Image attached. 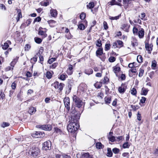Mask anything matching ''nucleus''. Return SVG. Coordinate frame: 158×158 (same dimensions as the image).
<instances>
[{
  "label": "nucleus",
  "instance_id": "36",
  "mask_svg": "<svg viewBox=\"0 0 158 158\" xmlns=\"http://www.w3.org/2000/svg\"><path fill=\"white\" fill-rule=\"evenodd\" d=\"M116 41L118 47V48H120L124 46V43L122 41L120 40H117Z\"/></svg>",
  "mask_w": 158,
  "mask_h": 158
},
{
  "label": "nucleus",
  "instance_id": "7",
  "mask_svg": "<svg viewBox=\"0 0 158 158\" xmlns=\"http://www.w3.org/2000/svg\"><path fill=\"white\" fill-rule=\"evenodd\" d=\"M51 143L49 141H48L44 142L43 146V149L45 150H50L51 148Z\"/></svg>",
  "mask_w": 158,
  "mask_h": 158
},
{
  "label": "nucleus",
  "instance_id": "22",
  "mask_svg": "<svg viewBox=\"0 0 158 158\" xmlns=\"http://www.w3.org/2000/svg\"><path fill=\"white\" fill-rule=\"evenodd\" d=\"M17 15L16 18V22H18L20 20V19L22 18V15L21 10L20 9H17Z\"/></svg>",
  "mask_w": 158,
  "mask_h": 158
},
{
  "label": "nucleus",
  "instance_id": "32",
  "mask_svg": "<svg viewBox=\"0 0 158 158\" xmlns=\"http://www.w3.org/2000/svg\"><path fill=\"white\" fill-rule=\"evenodd\" d=\"M48 23L49 24L50 26L53 27H55L54 24L56 23V21L53 20H50L47 21Z\"/></svg>",
  "mask_w": 158,
  "mask_h": 158
},
{
  "label": "nucleus",
  "instance_id": "58",
  "mask_svg": "<svg viewBox=\"0 0 158 158\" xmlns=\"http://www.w3.org/2000/svg\"><path fill=\"white\" fill-rule=\"evenodd\" d=\"M41 18L40 16H38L34 19L33 23L34 24L36 22H39L41 21Z\"/></svg>",
  "mask_w": 158,
  "mask_h": 158
},
{
  "label": "nucleus",
  "instance_id": "40",
  "mask_svg": "<svg viewBox=\"0 0 158 158\" xmlns=\"http://www.w3.org/2000/svg\"><path fill=\"white\" fill-rule=\"evenodd\" d=\"M131 143H129L128 142L124 143L123 145V148H129Z\"/></svg>",
  "mask_w": 158,
  "mask_h": 158
},
{
  "label": "nucleus",
  "instance_id": "23",
  "mask_svg": "<svg viewBox=\"0 0 158 158\" xmlns=\"http://www.w3.org/2000/svg\"><path fill=\"white\" fill-rule=\"evenodd\" d=\"M108 4L109 5H110L111 6L117 5L120 6H122L121 3L116 2V0H111V1L108 2Z\"/></svg>",
  "mask_w": 158,
  "mask_h": 158
},
{
  "label": "nucleus",
  "instance_id": "9",
  "mask_svg": "<svg viewBox=\"0 0 158 158\" xmlns=\"http://www.w3.org/2000/svg\"><path fill=\"white\" fill-rule=\"evenodd\" d=\"M153 45L152 44H149L148 43H145V48L147 51L148 53L150 54L152 50Z\"/></svg>",
  "mask_w": 158,
  "mask_h": 158
},
{
  "label": "nucleus",
  "instance_id": "11",
  "mask_svg": "<svg viewBox=\"0 0 158 158\" xmlns=\"http://www.w3.org/2000/svg\"><path fill=\"white\" fill-rule=\"evenodd\" d=\"M113 71L115 73L116 76L117 77H119L118 75V73L121 71V68L119 66L118 64H116L113 67Z\"/></svg>",
  "mask_w": 158,
  "mask_h": 158
},
{
  "label": "nucleus",
  "instance_id": "6",
  "mask_svg": "<svg viewBox=\"0 0 158 158\" xmlns=\"http://www.w3.org/2000/svg\"><path fill=\"white\" fill-rule=\"evenodd\" d=\"M127 88V84L125 82L122 83L120 86L118 88V90L119 93H124Z\"/></svg>",
  "mask_w": 158,
  "mask_h": 158
},
{
  "label": "nucleus",
  "instance_id": "44",
  "mask_svg": "<svg viewBox=\"0 0 158 158\" xmlns=\"http://www.w3.org/2000/svg\"><path fill=\"white\" fill-rule=\"evenodd\" d=\"M44 51V48L42 47H40L39 50L37 53L36 55L37 56L41 55L43 53Z\"/></svg>",
  "mask_w": 158,
  "mask_h": 158
},
{
  "label": "nucleus",
  "instance_id": "56",
  "mask_svg": "<svg viewBox=\"0 0 158 158\" xmlns=\"http://www.w3.org/2000/svg\"><path fill=\"white\" fill-rule=\"evenodd\" d=\"M39 56V62L41 63L42 64H43L44 61V58L43 56L41 55H38Z\"/></svg>",
  "mask_w": 158,
  "mask_h": 158
},
{
  "label": "nucleus",
  "instance_id": "38",
  "mask_svg": "<svg viewBox=\"0 0 158 158\" xmlns=\"http://www.w3.org/2000/svg\"><path fill=\"white\" fill-rule=\"evenodd\" d=\"M87 8L89 9H92L94 6V5L93 2H90L86 5Z\"/></svg>",
  "mask_w": 158,
  "mask_h": 158
},
{
  "label": "nucleus",
  "instance_id": "21",
  "mask_svg": "<svg viewBox=\"0 0 158 158\" xmlns=\"http://www.w3.org/2000/svg\"><path fill=\"white\" fill-rule=\"evenodd\" d=\"M54 73L52 70L50 71H47L45 73V75L47 78L48 79H51L52 76L54 75Z\"/></svg>",
  "mask_w": 158,
  "mask_h": 158
},
{
  "label": "nucleus",
  "instance_id": "13",
  "mask_svg": "<svg viewBox=\"0 0 158 158\" xmlns=\"http://www.w3.org/2000/svg\"><path fill=\"white\" fill-rule=\"evenodd\" d=\"M144 29L143 28H140L136 35L138 36L140 39H142L144 36Z\"/></svg>",
  "mask_w": 158,
  "mask_h": 158
},
{
  "label": "nucleus",
  "instance_id": "25",
  "mask_svg": "<svg viewBox=\"0 0 158 158\" xmlns=\"http://www.w3.org/2000/svg\"><path fill=\"white\" fill-rule=\"evenodd\" d=\"M50 14L51 16L56 18L57 15V11L56 9H52L50 10Z\"/></svg>",
  "mask_w": 158,
  "mask_h": 158
},
{
  "label": "nucleus",
  "instance_id": "62",
  "mask_svg": "<svg viewBox=\"0 0 158 158\" xmlns=\"http://www.w3.org/2000/svg\"><path fill=\"white\" fill-rule=\"evenodd\" d=\"M65 36L68 40H69L72 38L73 37V36L71 34L70 32L68 33H67V34L65 35Z\"/></svg>",
  "mask_w": 158,
  "mask_h": 158
},
{
  "label": "nucleus",
  "instance_id": "46",
  "mask_svg": "<svg viewBox=\"0 0 158 158\" xmlns=\"http://www.w3.org/2000/svg\"><path fill=\"white\" fill-rule=\"evenodd\" d=\"M31 48V45L30 44H26L24 46V50L26 51H29Z\"/></svg>",
  "mask_w": 158,
  "mask_h": 158
},
{
  "label": "nucleus",
  "instance_id": "5",
  "mask_svg": "<svg viewBox=\"0 0 158 158\" xmlns=\"http://www.w3.org/2000/svg\"><path fill=\"white\" fill-rule=\"evenodd\" d=\"M40 149L37 147H33L31 150H30L31 155L34 157L38 156L40 155Z\"/></svg>",
  "mask_w": 158,
  "mask_h": 158
},
{
  "label": "nucleus",
  "instance_id": "34",
  "mask_svg": "<svg viewBox=\"0 0 158 158\" xmlns=\"http://www.w3.org/2000/svg\"><path fill=\"white\" fill-rule=\"evenodd\" d=\"M68 77V76L66 74H62L60 75L58 78L62 81H64Z\"/></svg>",
  "mask_w": 158,
  "mask_h": 158
},
{
  "label": "nucleus",
  "instance_id": "18",
  "mask_svg": "<svg viewBox=\"0 0 158 158\" xmlns=\"http://www.w3.org/2000/svg\"><path fill=\"white\" fill-rule=\"evenodd\" d=\"M14 38L15 40L17 41H20L21 40L20 37V32L18 31H16L15 33Z\"/></svg>",
  "mask_w": 158,
  "mask_h": 158
},
{
  "label": "nucleus",
  "instance_id": "30",
  "mask_svg": "<svg viewBox=\"0 0 158 158\" xmlns=\"http://www.w3.org/2000/svg\"><path fill=\"white\" fill-rule=\"evenodd\" d=\"M102 82L101 81L99 82L97 81L94 84V87L97 89H100L102 86Z\"/></svg>",
  "mask_w": 158,
  "mask_h": 158
},
{
  "label": "nucleus",
  "instance_id": "54",
  "mask_svg": "<svg viewBox=\"0 0 158 158\" xmlns=\"http://www.w3.org/2000/svg\"><path fill=\"white\" fill-rule=\"evenodd\" d=\"M116 58L113 56H110L108 59V60L110 62H113L116 60Z\"/></svg>",
  "mask_w": 158,
  "mask_h": 158
},
{
  "label": "nucleus",
  "instance_id": "1",
  "mask_svg": "<svg viewBox=\"0 0 158 158\" xmlns=\"http://www.w3.org/2000/svg\"><path fill=\"white\" fill-rule=\"evenodd\" d=\"M83 110L81 112L77 111L75 108L73 107L71 109L69 116L71 118V122L67 126V129L69 132L72 133H74L79 128V125L77 121L80 118L81 113L82 112Z\"/></svg>",
  "mask_w": 158,
  "mask_h": 158
},
{
  "label": "nucleus",
  "instance_id": "49",
  "mask_svg": "<svg viewBox=\"0 0 158 158\" xmlns=\"http://www.w3.org/2000/svg\"><path fill=\"white\" fill-rule=\"evenodd\" d=\"M78 28L81 30H84L85 29V27L83 23L79 24L78 25Z\"/></svg>",
  "mask_w": 158,
  "mask_h": 158
},
{
  "label": "nucleus",
  "instance_id": "31",
  "mask_svg": "<svg viewBox=\"0 0 158 158\" xmlns=\"http://www.w3.org/2000/svg\"><path fill=\"white\" fill-rule=\"evenodd\" d=\"M103 84H107L110 81L108 77L106 76H105L104 78L101 80Z\"/></svg>",
  "mask_w": 158,
  "mask_h": 158
},
{
  "label": "nucleus",
  "instance_id": "42",
  "mask_svg": "<svg viewBox=\"0 0 158 158\" xmlns=\"http://www.w3.org/2000/svg\"><path fill=\"white\" fill-rule=\"evenodd\" d=\"M107 150V153L106 154L107 156L109 157H112V156L113 153L111 151V148H108Z\"/></svg>",
  "mask_w": 158,
  "mask_h": 158
},
{
  "label": "nucleus",
  "instance_id": "64",
  "mask_svg": "<svg viewBox=\"0 0 158 158\" xmlns=\"http://www.w3.org/2000/svg\"><path fill=\"white\" fill-rule=\"evenodd\" d=\"M131 94L133 95H135L137 93V91L135 88H133L131 90Z\"/></svg>",
  "mask_w": 158,
  "mask_h": 158
},
{
  "label": "nucleus",
  "instance_id": "55",
  "mask_svg": "<svg viewBox=\"0 0 158 158\" xmlns=\"http://www.w3.org/2000/svg\"><path fill=\"white\" fill-rule=\"evenodd\" d=\"M54 129L55 130V131L57 134H61L62 132V131L60 129L58 128L57 127H54Z\"/></svg>",
  "mask_w": 158,
  "mask_h": 158
},
{
  "label": "nucleus",
  "instance_id": "35",
  "mask_svg": "<svg viewBox=\"0 0 158 158\" xmlns=\"http://www.w3.org/2000/svg\"><path fill=\"white\" fill-rule=\"evenodd\" d=\"M43 39L42 38L41 39L37 37H35L34 39L35 42L38 44L41 43Z\"/></svg>",
  "mask_w": 158,
  "mask_h": 158
},
{
  "label": "nucleus",
  "instance_id": "45",
  "mask_svg": "<svg viewBox=\"0 0 158 158\" xmlns=\"http://www.w3.org/2000/svg\"><path fill=\"white\" fill-rule=\"evenodd\" d=\"M152 68L153 69H156V68L157 66V62L156 60H154L152 61Z\"/></svg>",
  "mask_w": 158,
  "mask_h": 158
},
{
  "label": "nucleus",
  "instance_id": "27",
  "mask_svg": "<svg viewBox=\"0 0 158 158\" xmlns=\"http://www.w3.org/2000/svg\"><path fill=\"white\" fill-rule=\"evenodd\" d=\"M51 2V0H46L40 2V4L41 6H48Z\"/></svg>",
  "mask_w": 158,
  "mask_h": 158
},
{
  "label": "nucleus",
  "instance_id": "52",
  "mask_svg": "<svg viewBox=\"0 0 158 158\" xmlns=\"http://www.w3.org/2000/svg\"><path fill=\"white\" fill-rule=\"evenodd\" d=\"M139 77H141L143 75L144 73V70L142 68H140L139 70Z\"/></svg>",
  "mask_w": 158,
  "mask_h": 158
},
{
  "label": "nucleus",
  "instance_id": "37",
  "mask_svg": "<svg viewBox=\"0 0 158 158\" xmlns=\"http://www.w3.org/2000/svg\"><path fill=\"white\" fill-rule=\"evenodd\" d=\"M37 57L36 56V55H35V56L31 59V63L32 64H34L37 61Z\"/></svg>",
  "mask_w": 158,
  "mask_h": 158
},
{
  "label": "nucleus",
  "instance_id": "10",
  "mask_svg": "<svg viewBox=\"0 0 158 158\" xmlns=\"http://www.w3.org/2000/svg\"><path fill=\"white\" fill-rule=\"evenodd\" d=\"M38 127L40 129L44 130L50 131L52 129V126L49 124L39 125Z\"/></svg>",
  "mask_w": 158,
  "mask_h": 158
},
{
  "label": "nucleus",
  "instance_id": "29",
  "mask_svg": "<svg viewBox=\"0 0 158 158\" xmlns=\"http://www.w3.org/2000/svg\"><path fill=\"white\" fill-rule=\"evenodd\" d=\"M19 57L16 56L15 58L13 59L11 62L10 63V66L14 69L15 65L19 59Z\"/></svg>",
  "mask_w": 158,
  "mask_h": 158
},
{
  "label": "nucleus",
  "instance_id": "47",
  "mask_svg": "<svg viewBox=\"0 0 158 158\" xmlns=\"http://www.w3.org/2000/svg\"><path fill=\"white\" fill-rule=\"evenodd\" d=\"M137 60L138 63H142L143 61V58L142 56L140 55H138L137 56Z\"/></svg>",
  "mask_w": 158,
  "mask_h": 158
},
{
  "label": "nucleus",
  "instance_id": "4",
  "mask_svg": "<svg viewBox=\"0 0 158 158\" xmlns=\"http://www.w3.org/2000/svg\"><path fill=\"white\" fill-rule=\"evenodd\" d=\"M47 31L48 29L46 28H43L42 27H40L38 29V34L41 35L42 39H44L48 36L47 34H46Z\"/></svg>",
  "mask_w": 158,
  "mask_h": 158
},
{
  "label": "nucleus",
  "instance_id": "51",
  "mask_svg": "<svg viewBox=\"0 0 158 158\" xmlns=\"http://www.w3.org/2000/svg\"><path fill=\"white\" fill-rule=\"evenodd\" d=\"M148 91V90L145 88H143L142 89L141 94H142V95H145L147 94Z\"/></svg>",
  "mask_w": 158,
  "mask_h": 158
},
{
  "label": "nucleus",
  "instance_id": "60",
  "mask_svg": "<svg viewBox=\"0 0 158 158\" xmlns=\"http://www.w3.org/2000/svg\"><path fill=\"white\" fill-rule=\"evenodd\" d=\"M10 125V123H9L3 122L1 124V127L3 128L8 127Z\"/></svg>",
  "mask_w": 158,
  "mask_h": 158
},
{
  "label": "nucleus",
  "instance_id": "28",
  "mask_svg": "<svg viewBox=\"0 0 158 158\" xmlns=\"http://www.w3.org/2000/svg\"><path fill=\"white\" fill-rule=\"evenodd\" d=\"M84 73L88 75H90L93 73V71L92 69L89 68L85 69Z\"/></svg>",
  "mask_w": 158,
  "mask_h": 158
},
{
  "label": "nucleus",
  "instance_id": "61",
  "mask_svg": "<svg viewBox=\"0 0 158 158\" xmlns=\"http://www.w3.org/2000/svg\"><path fill=\"white\" fill-rule=\"evenodd\" d=\"M56 60V58H52L50 59H49L48 60V63L51 64H52L54 61Z\"/></svg>",
  "mask_w": 158,
  "mask_h": 158
},
{
  "label": "nucleus",
  "instance_id": "14",
  "mask_svg": "<svg viewBox=\"0 0 158 158\" xmlns=\"http://www.w3.org/2000/svg\"><path fill=\"white\" fill-rule=\"evenodd\" d=\"M32 20L31 19H28L26 21L23 23L21 26V27L23 28H25L29 26L31 23Z\"/></svg>",
  "mask_w": 158,
  "mask_h": 158
},
{
  "label": "nucleus",
  "instance_id": "19",
  "mask_svg": "<svg viewBox=\"0 0 158 158\" xmlns=\"http://www.w3.org/2000/svg\"><path fill=\"white\" fill-rule=\"evenodd\" d=\"M73 65L71 64H69V67L67 69L66 71L67 74L69 75H70L72 74L73 72Z\"/></svg>",
  "mask_w": 158,
  "mask_h": 158
},
{
  "label": "nucleus",
  "instance_id": "20",
  "mask_svg": "<svg viewBox=\"0 0 158 158\" xmlns=\"http://www.w3.org/2000/svg\"><path fill=\"white\" fill-rule=\"evenodd\" d=\"M81 158H93V156L90 155L89 152H82L81 153Z\"/></svg>",
  "mask_w": 158,
  "mask_h": 158
},
{
  "label": "nucleus",
  "instance_id": "15",
  "mask_svg": "<svg viewBox=\"0 0 158 158\" xmlns=\"http://www.w3.org/2000/svg\"><path fill=\"white\" fill-rule=\"evenodd\" d=\"M86 16V13L84 12H81L80 15V18L82 20H84L81 21L83 22L85 25L87 24V20L86 19H85V18Z\"/></svg>",
  "mask_w": 158,
  "mask_h": 158
},
{
  "label": "nucleus",
  "instance_id": "57",
  "mask_svg": "<svg viewBox=\"0 0 158 158\" xmlns=\"http://www.w3.org/2000/svg\"><path fill=\"white\" fill-rule=\"evenodd\" d=\"M108 138L109 140L112 142H114L116 140L115 137L114 136H112L110 137L108 136Z\"/></svg>",
  "mask_w": 158,
  "mask_h": 158
},
{
  "label": "nucleus",
  "instance_id": "12",
  "mask_svg": "<svg viewBox=\"0 0 158 158\" xmlns=\"http://www.w3.org/2000/svg\"><path fill=\"white\" fill-rule=\"evenodd\" d=\"M31 136L35 138H42L44 136V134L40 131H36L35 133H32Z\"/></svg>",
  "mask_w": 158,
  "mask_h": 158
},
{
  "label": "nucleus",
  "instance_id": "50",
  "mask_svg": "<svg viewBox=\"0 0 158 158\" xmlns=\"http://www.w3.org/2000/svg\"><path fill=\"white\" fill-rule=\"evenodd\" d=\"M139 30H138V28L135 27L134 26L133 27L132 29V31L133 34L135 35H137Z\"/></svg>",
  "mask_w": 158,
  "mask_h": 158
},
{
  "label": "nucleus",
  "instance_id": "24",
  "mask_svg": "<svg viewBox=\"0 0 158 158\" xmlns=\"http://www.w3.org/2000/svg\"><path fill=\"white\" fill-rule=\"evenodd\" d=\"M11 44V41L10 40H7L4 43L3 45H2V48L4 50L7 49L9 47V45Z\"/></svg>",
  "mask_w": 158,
  "mask_h": 158
},
{
  "label": "nucleus",
  "instance_id": "43",
  "mask_svg": "<svg viewBox=\"0 0 158 158\" xmlns=\"http://www.w3.org/2000/svg\"><path fill=\"white\" fill-rule=\"evenodd\" d=\"M96 148L98 149L103 148L104 147V145L100 142L96 143Z\"/></svg>",
  "mask_w": 158,
  "mask_h": 158
},
{
  "label": "nucleus",
  "instance_id": "59",
  "mask_svg": "<svg viewBox=\"0 0 158 158\" xmlns=\"http://www.w3.org/2000/svg\"><path fill=\"white\" fill-rule=\"evenodd\" d=\"M103 26L104 29L105 30H107L109 28L107 23L106 21H104L103 22Z\"/></svg>",
  "mask_w": 158,
  "mask_h": 158
},
{
  "label": "nucleus",
  "instance_id": "8",
  "mask_svg": "<svg viewBox=\"0 0 158 158\" xmlns=\"http://www.w3.org/2000/svg\"><path fill=\"white\" fill-rule=\"evenodd\" d=\"M130 27V25L127 23H124L121 25L120 29L126 32H128L129 31Z\"/></svg>",
  "mask_w": 158,
  "mask_h": 158
},
{
  "label": "nucleus",
  "instance_id": "39",
  "mask_svg": "<svg viewBox=\"0 0 158 158\" xmlns=\"http://www.w3.org/2000/svg\"><path fill=\"white\" fill-rule=\"evenodd\" d=\"M110 41H108L105 45V50L106 51L109 50L110 48L111 45L110 44Z\"/></svg>",
  "mask_w": 158,
  "mask_h": 158
},
{
  "label": "nucleus",
  "instance_id": "41",
  "mask_svg": "<svg viewBox=\"0 0 158 158\" xmlns=\"http://www.w3.org/2000/svg\"><path fill=\"white\" fill-rule=\"evenodd\" d=\"M129 73H136L137 74H138V73H137V70L136 69V67L135 66L132 69H131L129 70Z\"/></svg>",
  "mask_w": 158,
  "mask_h": 158
},
{
  "label": "nucleus",
  "instance_id": "16",
  "mask_svg": "<svg viewBox=\"0 0 158 158\" xmlns=\"http://www.w3.org/2000/svg\"><path fill=\"white\" fill-rule=\"evenodd\" d=\"M73 100L74 101L76 106L78 108L81 107L84 104L81 99H73Z\"/></svg>",
  "mask_w": 158,
  "mask_h": 158
},
{
  "label": "nucleus",
  "instance_id": "3",
  "mask_svg": "<svg viewBox=\"0 0 158 158\" xmlns=\"http://www.w3.org/2000/svg\"><path fill=\"white\" fill-rule=\"evenodd\" d=\"M96 55L102 61H105L106 59L105 53L103 52V49L102 48H99L98 49L96 52Z\"/></svg>",
  "mask_w": 158,
  "mask_h": 158
},
{
  "label": "nucleus",
  "instance_id": "53",
  "mask_svg": "<svg viewBox=\"0 0 158 158\" xmlns=\"http://www.w3.org/2000/svg\"><path fill=\"white\" fill-rule=\"evenodd\" d=\"M121 15H119L118 16L115 17L110 16L109 19L111 20H117L118 19L121 17Z\"/></svg>",
  "mask_w": 158,
  "mask_h": 158
},
{
  "label": "nucleus",
  "instance_id": "63",
  "mask_svg": "<svg viewBox=\"0 0 158 158\" xmlns=\"http://www.w3.org/2000/svg\"><path fill=\"white\" fill-rule=\"evenodd\" d=\"M96 45L98 47H102V41L100 39H98L97 41Z\"/></svg>",
  "mask_w": 158,
  "mask_h": 158
},
{
  "label": "nucleus",
  "instance_id": "26",
  "mask_svg": "<svg viewBox=\"0 0 158 158\" xmlns=\"http://www.w3.org/2000/svg\"><path fill=\"white\" fill-rule=\"evenodd\" d=\"M36 111V109L35 107L31 106L29 108L28 113L31 115L34 114Z\"/></svg>",
  "mask_w": 158,
  "mask_h": 158
},
{
  "label": "nucleus",
  "instance_id": "2",
  "mask_svg": "<svg viewBox=\"0 0 158 158\" xmlns=\"http://www.w3.org/2000/svg\"><path fill=\"white\" fill-rule=\"evenodd\" d=\"M51 85L52 86H53L55 89L57 90V91L60 93L62 92L65 85L63 83H60L59 84V82L57 81L52 83Z\"/></svg>",
  "mask_w": 158,
  "mask_h": 158
},
{
  "label": "nucleus",
  "instance_id": "48",
  "mask_svg": "<svg viewBox=\"0 0 158 158\" xmlns=\"http://www.w3.org/2000/svg\"><path fill=\"white\" fill-rule=\"evenodd\" d=\"M17 83V81H15L12 83L11 87L12 90H15L16 89Z\"/></svg>",
  "mask_w": 158,
  "mask_h": 158
},
{
  "label": "nucleus",
  "instance_id": "17",
  "mask_svg": "<svg viewBox=\"0 0 158 158\" xmlns=\"http://www.w3.org/2000/svg\"><path fill=\"white\" fill-rule=\"evenodd\" d=\"M64 102L65 108L67 110V112H69L70 109V99H64Z\"/></svg>",
  "mask_w": 158,
  "mask_h": 158
},
{
  "label": "nucleus",
  "instance_id": "33",
  "mask_svg": "<svg viewBox=\"0 0 158 158\" xmlns=\"http://www.w3.org/2000/svg\"><path fill=\"white\" fill-rule=\"evenodd\" d=\"M131 44L133 47H135L138 45L137 40L135 38H133L131 41Z\"/></svg>",
  "mask_w": 158,
  "mask_h": 158
}]
</instances>
